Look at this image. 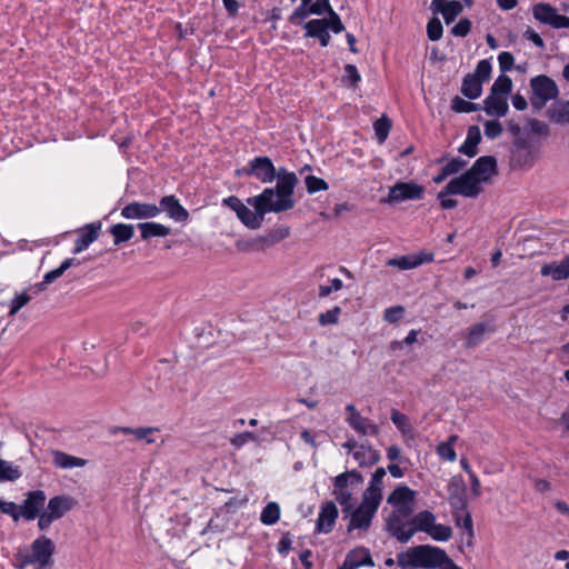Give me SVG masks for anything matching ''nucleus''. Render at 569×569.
<instances>
[{
	"label": "nucleus",
	"mask_w": 569,
	"mask_h": 569,
	"mask_svg": "<svg viewBox=\"0 0 569 569\" xmlns=\"http://www.w3.org/2000/svg\"><path fill=\"white\" fill-rule=\"evenodd\" d=\"M291 183L282 178L278 187H268L258 196L248 198L247 202L254 208L250 210L246 204L238 210V219L250 229L260 228L267 213H280L291 210L296 200H290Z\"/></svg>",
	"instance_id": "nucleus-1"
},
{
	"label": "nucleus",
	"mask_w": 569,
	"mask_h": 569,
	"mask_svg": "<svg viewBox=\"0 0 569 569\" xmlns=\"http://www.w3.org/2000/svg\"><path fill=\"white\" fill-rule=\"evenodd\" d=\"M237 174L254 177L262 183H271L274 179H277L274 187H278L279 181L284 178L292 184L290 191V200H295V188L299 182L297 174L292 171H288L284 167L276 169L272 160L267 156H259L249 160L243 168L237 170Z\"/></svg>",
	"instance_id": "nucleus-2"
},
{
	"label": "nucleus",
	"mask_w": 569,
	"mask_h": 569,
	"mask_svg": "<svg viewBox=\"0 0 569 569\" xmlns=\"http://www.w3.org/2000/svg\"><path fill=\"white\" fill-rule=\"evenodd\" d=\"M446 551L430 545H419L400 552L397 562L412 565V568H440L448 560Z\"/></svg>",
	"instance_id": "nucleus-3"
},
{
	"label": "nucleus",
	"mask_w": 569,
	"mask_h": 569,
	"mask_svg": "<svg viewBox=\"0 0 569 569\" xmlns=\"http://www.w3.org/2000/svg\"><path fill=\"white\" fill-rule=\"evenodd\" d=\"M54 552V543L46 536H40L31 543L30 553H18L21 563L18 569H24L27 566H34V569H47L51 563Z\"/></svg>",
	"instance_id": "nucleus-4"
},
{
	"label": "nucleus",
	"mask_w": 569,
	"mask_h": 569,
	"mask_svg": "<svg viewBox=\"0 0 569 569\" xmlns=\"http://www.w3.org/2000/svg\"><path fill=\"white\" fill-rule=\"evenodd\" d=\"M362 481V475L356 469L342 472L333 478L332 495L342 507L343 512H350L352 509V492L348 489V486H359Z\"/></svg>",
	"instance_id": "nucleus-5"
},
{
	"label": "nucleus",
	"mask_w": 569,
	"mask_h": 569,
	"mask_svg": "<svg viewBox=\"0 0 569 569\" xmlns=\"http://www.w3.org/2000/svg\"><path fill=\"white\" fill-rule=\"evenodd\" d=\"M482 192L480 180L475 178L468 170L451 179L448 184L438 193V198L447 197L449 194H459L466 198H476Z\"/></svg>",
	"instance_id": "nucleus-6"
},
{
	"label": "nucleus",
	"mask_w": 569,
	"mask_h": 569,
	"mask_svg": "<svg viewBox=\"0 0 569 569\" xmlns=\"http://www.w3.org/2000/svg\"><path fill=\"white\" fill-rule=\"evenodd\" d=\"M532 97L531 104L536 108H542L546 103L558 97L559 90L557 83L545 74H539L530 80Z\"/></svg>",
	"instance_id": "nucleus-7"
},
{
	"label": "nucleus",
	"mask_w": 569,
	"mask_h": 569,
	"mask_svg": "<svg viewBox=\"0 0 569 569\" xmlns=\"http://www.w3.org/2000/svg\"><path fill=\"white\" fill-rule=\"evenodd\" d=\"M379 503L373 500L370 501L368 499L362 498V501L358 508L355 510L351 509L350 513V521L348 525V531L352 530H361L367 531L371 525L372 518L375 517Z\"/></svg>",
	"instance_id": "nucleus-8"
},
{
	"label": "nucleus",
	"mask_w": 569,
	"mask_h": 569,
	"mask_svg": "<svg viewBox=\"0 0 569 569\" xmlns=\"http://www.w3.org/2000/svg\"><path fill=\"white\" fill-rule=\"evenodd\" d=\"M425 193V188L416 182H397L389 188L386 202L399 203L406 200H420Z\"/></svg>",
	"instance_id": "nucleus-9"
},
{
	"label": "nucleus",
	"mask_w": 569,
	"mask_h": 569,
	"mask_svg": "<svg viewBox=\"0 0 569 569\" xmlns=\"http://www.w3.org/2000/svg\"><path fill=\"white\" fill-rule=\"evenodd\" d=\"M532 14L536 20L552 28H569V18L557 13L556 8L549 3H537L532 7Z\"/></svg>",
	"instance_id": "nucleus-10"
},
{
	"label": "nucleus",
	"mask_w": 569,
	"mask_h": 569,
	"mask_svg": "<svg viewBox=\"0 0 569 569\" xmlns=\"http://www.w3.org/2000/svg\"><path fill=\"white\" fill-rule=\"evenodd\" d=\"M346 411L348 413L346 421L357 433L361 436H377L379 433L378 425L362 417L352 403L346 406Z\"/></svg>",
	"instance_id": "nucleus-11"
},
{
	"label": "nucleus",
	"mask_w": 569,
	"mask_h": 569,
	"mask_svg": "<svg viewBox=\"0 0 569 569\" xmlns=\"http://www.w3.org/2000/svg\"><path fill=\"white\" fill-rule=\"evenodd\" d=\"M47 496L43 490L29 491L26 499L19 506L21 517L30 521L36 519L46 503Z\"/></svg>",
	"instance_id": "nucleus-12"
},
{
	"label": "nucleus",
	"mask_w": 569,
	"mask_h": 569,
	"mask_svg": "<svg viewBox=\"0 0 569 569\" xmlns=\"http://www.w3.org/2000/svg\"><path fill=\"white\" fill-rule=\"evenodd\" d=\"M161 209L154 203L132 201L121 209L124 219H150L159 216Z\"/></svg>",
	"instance_id": "nucleus-13"
},
{
	"label": "nucleus",
	"mask_w": 569,
	"mask_h": 569,
	"mask_svg": "<svg viewBox=\"0 0 569 569\" xmlns=\"http://www.w3.org/2000/svg\"><path fill=\"white\" fill-rule=\"evenodd\" d=\"M386 530L401 543H407L412 538L411 519L407 520L393 513L386 519Z\"/></svg>",
	"instance_id": "nucleus-14"
},
{
	"label": "nucleus",
	"mask_w": 569,
	"mask_h": 569,
	"mask_svg": "<svg viewBox=\"0 0 569 569\" xmlns=\"http://www.w3.org/2000/svg\"><path fill=\"white\" fill-rule=\"evenodd\" d=\"M339 516L338 508L333 501L325 502L319 511L316 521V532L329 533L332 531L336 520Z\"/></svg>",
	"instance_id": "nucleus-15"
},
{
	"label": "nucleus",
	"mask_w": 569,
	"mask_h": 569,
	"mask_svg": "<svg viewBox=\"0 0 569 569\" xmlns=\"http://www.w3.org/2000/svg\"><path fill=\"white\" fill-rule=\"evenodd\" d=\"M468 171L480 180V184L488 182L497 173V160L492 156L478 158Z\"/></svg>",
	"instance_id": "nucleus-16"
},
{
	"label": "nucleus",
	"mask_w": 569,
	"mask_h": 569,
	"mask_svg": "<svg viewBox=\"0 0 569 569\" xmlns=\"http://www.w3.org/2000/svg\"><path fill=\"white\" fill-rule=\"evenodd\" d=\"M431 9L440 12L447 24H450L462 12L463 6L458 0H432Z\"/></svg>",
	"instance_id": "nucleus-17"
},
{
	"label": "nucleus",
	"mask_w": 569,
	"mask_h": 569,
	"mask_svg": "<svg viewBox=\"0 0 569 569\" xmlns=\"http://www.w3.org/2000/svg\"><path fill=\"white\" fill-rule=\"evenodd\" d=\"M158 207L161 209V211H166L168 216L174 221L184 222L189 218V212L172 194L162 197L160 200V206Z\"/></svg>",
	"instance_id": "nucleus-18"
},
{
	"label": "nucleus",
	"mask_w": 569,
	"mask_h": 569,
	"mask_svg": "<svg viewBox=\"0 0 569 569\" xmlns=\"http://www.w3.org/2000/svg\"><path fill=\"white\" fill-rule=\"evenodd\" d=\"M76 505V500L70 496H54L47 505L46 511L54 519L62 518Z\"/></svg>",
	"instance_id": "nucleus-19"
},
{
	"label": "nucleus",
	"mask_w": 569,
	"mask_h": 569,
	"mask_svg": "<svg viewBox=\"0 0 569 569\" xmlns=\"http://www.w3.org/2000/svg\"><path fill=\"white\" fill-rule=\"evenodd\" d=\"M346 566L351 569H358L360 567H373L375 562L370 555V551L366 547H357L351 549L343 560Z\"/></svg>",
	"instance_id": "nucleus-20"
},
{
	"label": "nucleus",
	"mask_w": 569,
	"mask_h": 569,
	"mask_svg": "<svg viewBox=\"0 0 569 569\" xmlns=\"http://www.w3.org/2000/svg\"><path fill=\"white\" fill-rule=\"evenodd\" d=\"M306 36L319 40L322 47L330 42V34L327 28V19H312L305 24Z\"/></svg>",
	"instance_id": "nucleus-21"
},
{
	"label": "nucleus",
	"mask_w": 569,
	"mask_h": 569,
	"mask_svg": "<svg viewBox=\"0 0 569 569\" xmlns=\"http://www.w3.org/2000/svg\"><path fill=\"white\" fill-rule=\"evenodd\" d=\"M73 264H76V259L67 258L66 260L62 261V263L60 264L59 268L47 272L43 276V280L41 282H38L34 286H32L29 289V291H31L34 295H37L40 291H43L48 284L52 283L58 278H60L64 273V271L68 270Z\"/></svg>",
	"instance_id": "nucleus-22"
},
{
	"label": "nucleus",
	"mask_w": 569,
	"mask_h": 569,
	"mask_svg": "<svg viewBox=\"0 0 569 569\" xmlns=\"http://www.w3.org/2000/svg\"><path fill=\"white\" fill-rule=\"evenodd\" d=\"M541 276L551 277L552 280L559 281L569 278V254L560 262H551L543 264L540 270Z\"/></svg>",
	"instance_id": "nucleus-23"
},
{
	"label": "nucleus",
	"mask_w": 569,
	"mask_h": 569,
	"mask_svg": "<svg viewBox=\"0 0 569 569\" xmlns=\"http://www.w3.org/2000/svg\"><path fill=\"white\" fill-rule=\"evenodd\" d=\"M495 331V326L491 322L482 321L472 325L469 328L466 348L471 349L477 347L479 343L483 341L486 333H491Z\"/></svg>",
	"instance_id": "nucleus-24"
},
{
	"label": "nucleus",
	"mask_w": 569,
	"mask_h": 569,
	"mask_svg": "<svg viewBox=\"0 0 569 569\" xmlns=\"http://www.w3.org/2000/svg\"><path fill=\"white\" fill-rule=\"evenodd\" d=\"M385 476L386 470L382 467L376 469V471L372 473L370 485L363 492L362 498L368 499L370 501L376 500L380 505L382 499L381 491Z\"/></svg>",
	"instance_id": "nucleus-25"
},
{
	"label": "nucleus",
	"mask_w": 569,
	"mask_h": 569,
	"mask_svg": "<svg viewBox=\"0 0 569 569\" xmlns=\"http://www.w3.org/2000/svg\"><path fill=\"white\" fill-rule=\"evenodd\" d=\"M101 224L90 223L87 224L80 232L76 240L73 253H80L86 250L99 236V229Z\"/></svg>",
	"instance_id": "nucleus-26"
},
{
	"label": "nucleus",
	"mask_w": 569,
	"mask_h": 569,
	"mask_svg": "<svg viewBox=\"0 0 569 569\" xmlns=\"http://www.w3.org/2000/svg\"><path fill=\"white\" fill-rule=\"evenodd\" d=\"M435 522H436V516L431 511L423 510V511L418 512L417 515H415L411 518L412 537L418 531H421V532H425L428 535L431 531V528Z\"/></svg>",
	"instance_id": "nucleus-27"
},
{
	"label": "nucleus",
	"mask_w": 569,
	"mask_h": 569,
	"mask_svg": "<svg viewBox=\"0 0 569 569\" xmlns=\"http://www.w3.org/2000/svg\"><path fill=\"white\" fill-rule=\"evenodd\" d=\"M481 140V132L478 126H471L468 129L467 138L460 146L459 152L468 156L469 158L475 157L478 153L477 146Z\"/></svg>",
	"instance_id": "nucleus-28"
},
{
	"label": "nucleus",
	"mask_w": 569,
	"mask_h": 569,
	"mask_svg": "<svg viewBox=\"0 0 569 569\" xmlns=\"http://www.w3.org/2000/svg\"><path fill=\"white\" fill-rule=\"evenodd\" d=\"M360 467H370L380 460V453L370 446L359 445L352 453Z\"/></svg>",
	"instance_id": "nucleus-29"
},
{
	"label": "nucleus",
	"mask_w": 569,
	"mask_h": 569,
	"mask_svg": "<svg viewBox=\"0 0 569 569\" xmlns=\"http://www.w3.org/2000/svg\"><path fill=\"white\" fill-rule=\"evenodd\" d=\"M483 104L488 116L503 117L508 111V103L505 97L490 93L483 100Z\"/></svg>",
	"instance_id": "nucleus-30"
},
{
	"label": "nucleus",
	"mask_w": 569,
	"mask_h": 569,
	"mask_svg": "<svg viewBox=\"0 0 569 569\" xmlns=\"http://www.w3.org/2000/svg\"><path fill=\"white\" fill-rule=\"evenodd\" d=\"M461 93L470 100L479 98L482 93L481 79L471 73L465 76L461 84Z\"/></svg>",
	"instance_id": "nucleus-31"
},
{
	"label": "nucleus",
	"mask_w": 569,
	"mask_h": 569,
	"mask_svg": "<svg viewBox=\"0 0 569 569\" xmlns=\"http://www.w3.org/2000/svg\"><path fill=\"white\" fill-rule=\"evenodd\" d=\"M52 457L54 466L61 469H72L84 467L87 465L86 459L78 458L59 450L52 451Z\"/></svg>",
	"instance_id": "nucleus-32"
},
{
	"label": "nucleus",
	"mask_w": 569,
	"mask_h": 569,
	"mask_svg": "<svg viewBox=\"0 0 569 569\" xmlns=\"http://www.w3.org/2000/svg\"><path fill=\"white\" fill-rule=\"evenodd\" d=\"M138 228L141 231L142 240H149L154 237H167L170 234L171 229L158 222H140Z\"/></svg>",
	"instance_id": "nucleus-33"
},
{
	"label": "nucleus",
	"mask_w": 569,
	"mask_h": 569,
	"mask_svg": "<svg viewBox=\"0 0 569 569\" xmlns=\"http://www.w3.org/2000/svg\"><path fill=\"white\" fill-rule=\"evenodd\" d=\"M415 491L407 486H398L387 498L391 506L413 503Z\"/></svg>",
	"instance_id": "nucleus-34"
},
{
	"label": "nucleus",
	"mask_w": 569,
	"mask_h": 569,
	"mask_svg": "<svg viewBox=\"0 0 569 569\" xmlns=\"http://www.w3.org/2000/svg\"><path fill=\"white\" fill-rule=\"evenodd\" d=\"M110 233L113 236L116 246L129 241L134 234V227L132 224L117 223L110 228Z\"/></svg>",
	"instance_id": "nucleus-35"
},
{
	"label": "nucleus",
	"mask_w": 569,
	"mask_h": 569,
	"mask_svg": "<svg viewBox=\"0 0 569 569\" xmlns=\"http://www.w3.org/2000/svg\"><path fill=\"white\" fill-rule=\"evenodd\" d=\"M457 440H458V436L452 435L448 438L447 441L440 442L437 446V453L439 455V457L447 461H450V462L456 461L457 453L453 449V446L457 442Z\"/></svg>",
	"instance_id": "nucleus-36"
},
{
	"label": "nucleus",
	"mask_w": 569,
	"mask_h": 569,
	"mask_svg": "<svg viewBox=\"0 0 569 569\" xmlns=\"http://www.w3.org/2000/svg\"><path fill=\"white\" fill-rule=\"evenodd\" d=\"M550 119L557 123H568L569 122V101L566 102H556L551 106L550 110Z\"/></svg>",
	"instance_id": "nucleus-37"
},
{
	"label": "nucleus",
	"mask_w": 569,
	"mask_h": 569,
	"mask_svg": "<svg viewBox=\"0 0 569 569\" xmlns=\"http://www.w3.org/2000/svg\"><path fill=\"white\" fill-rule=\"evenodd\" d=\"M280 518V507L277 502H269L261 511L260 521L266 526H272Z\"/></svg>",
	"instance_id": "nucleus-38"
},
{
	"label": "nucleus",
	"mask_w": 569,
	"mask_h": 569,
	"mask_svg": "<svg viewBox=\"0 0 569 569\" xmlns=\"http://www.w3.org/2000/svg\"><path fill=\"white\" fill-rule=\"evenodd\" d=\"M21 477V471L18 466L12 462L6 461L0 458V482L14 481Z\"/></svg>",
	"instance_id": "nucleus-39"
},
{
	"label": "nucleus",
	"mask_w": 569,
	"mask_h": 569,
	"mask_svg": "<svg viewBox=\"0 0 569 569\" xmlns=\"http://www.w3.org/2000/svg\"><path fill=\"white\" fill-rule=\"evenodd\" d=\"M512 90V80L505 74L499 76L491 87L492 94L505 97Z\"/></svg>",
	"instance_id": "nucleus-40"
},
{
	"label": "nucleus",
	"mask_w": 569,
	"mask_h": 569,
	"mask_svg": "<svg viewBox=\"0 0 569 569\" xmlns=\"http://www.w3.org/2000/svg\"><path fill=\"white\" fill-rule=\"evenodd\" d=\"M451 109L457 113H470L480 110L481 106L456 96L451 100Z\"/></svg>",
	"instance_id": "nucleus-41"
},
{
	"label": "nucleus",
	"mask_w": 569,
	"mask_h": 569,
	"mask_svg": "<svg viewBox=\"0 0 569 569\" xmlns=\"http://www.w3.org/2000/svg\"><path fill=\"white\" fill-rule=\"evenodd\" d=\"M387 264L390 267H397L400 270H409L419 267L420 261H416V257L413 254H409L389 259Z\"/></svg>",
	"instance_id": "nucleus-42"
},
{
	"label": "nucleus",
	"mask_w": 569,
	"mask_h": 569,
	"mask_svg": "<svg viewBox=\"0 0 569 569\" xmlns=\"http://www.w3.org/2000/svg\"><path fill=\"white\" fill-rule=\"evenodd\" d=\"M306 189L309 194H313L318 191H326L329 189V184L322 178L316 176H307L305 178Z\"/></svg>",
	"instance_id": "nucleus-43"
},
{
	"label": "nucleus",
	"mask_w": 569,
	"mask_h": 569,
	"mask_svg": "<svg viewBox=\"0 0 569 569\" xmlns=\"http://www.w3.org/2000/svg\"><path fill=\"white\" fill-rule=\"evenodd\" d=\"M428 536L436 541H448L452 536V530L449 526L435 522Z\"/></svg>",
	"instance_id": "nucleus-44"
},
{
	"label": "nucleus",
	"mask_w": 569,
	"mask_h": 569,
	"mask_svg": "<svg viewBox=\"0 0 569 569\" xmlns=\"http://www.w3.org/2000/svg\"><path fill=\"white\" fill-rule=\"evenodd\" d=\"M373 128L378 141L381 143L387 139L389 134V131L391 129V121L386 116H382L373 123Z\"/></svg>",
	"instance_id": "nucleus-45"
},
{
	"label": "nucleus",
	"mask_w": 569,
	"mask_h": 569,
	"mask_svg": "<svg viewBox=\"0 0 569 569\" xmlns=\"http://www.w3.org/2000/svg\"><path fill=\"white\" fill-rule=\"evenodd\" d=\"M343 70L345 73L342 77V82L352 88L357 87L358 82L361 80V76L357 67L355 64L348 63L345 66Z\"/></svg>",
	"instance_id": "nucleus-46"
},
{
	"label": "nucleus",
	"mask_w": 569,
	"mask_h": 569,
	"mask_svg": "<svg viewBox=\"0 0 569 569\" xmlns=\"http://www.w3.org/2000/svg\"><path fill=\"white\" fill-rule=\"evenodd\" d=\"M340 313L341 308L338 306L327 310L326 312H321L318 317L319 325L322 327L336 325L339 321Z\"/></svg>",
	"instance_id": "nucleus-47"
},
{
	"label": "nucleus",
	"mask_w": 569,
	"mask_h": 569,
	"mask_svg": "<svg viewBox=\"0 0 569 569\" xmlns=\"http://www.w3.org/2000/svg\"><path fill=\"white\" fill-rule=\"evenodd\" d=\"M156 432H159L157 427H139L134 428L133 437L137 440L146 441L147 443H153L156 441L153 438Z\"/></svg>",
	"instance_id": "nucleus-48"
},
{
	"label": "nucleus",
	"mask_w": 569,
	"mask_h": 569,
	"mask_svg": "<svg viewBox=\"0 0 569 569\" xmlns=\"http://www.w3.org/2000/svg\"><path fill=\"white\" fill-rule=\"evenodd\" d=\"M443 33V28L438 18H432L427 23V34L429 40L438 41Z\"/></svg>",
	"instance_id": "nucleus-49"
},
{
	"label": "nucleus",
	"mask_w": 569,
	"mask_h": 569,
	"mask_svg": "<svg viewBox=\"0 0 569 569\" xmlns=\"http://www.w3.org/2000/svg\"><path fill=\"white\" fill-rule=\"evenodd\" d=\"M257 439L258 438H257L256 433H253L251 431H244V432H240V433L234 435L230 439V443L236 449H240L241 447H243L248 442L257 441Z\"/></svg>",
	"instance_id": "nucleus-50"
},
{
	"label": "nucleus",
	"mask_w": 569,
	"mask_h": 569,
	"mask_svg": "<svg viewBox=\"0 0 569 569\" xmlns=\"http://www.w3.org/2000/svg\"><path fill=\"white\" fill-rule=\"evenodd\" d=\"M492 66L491 62L487 59L480 60L476 67L473 76H478L481 79V82L489 80L491 74Z\"/></svg>",
	"instance_id": "nucleus-51"
},
{
	"label": "nucleus",
	"mask_w": 569,
	"mask_h": 569,
	"mask_svg": "<svg viewBox=\"0 0 569 569\" xmlns=\"http://www.w3.org/2000/svg\"><path fill=\"white\" fill-rule=\"evenodd\" d=\"M31 300V295H29L28 292H22L18 296H16L12 300H11V305H10V311H9V315L10 316H13L16 315L22 307H24L29 301Z\"/></svg>",
	"instance_id": "nucleus-52"
},
{
	"label": "nucleus",
	"mask_w": 569,
	"mask_h": 569,
	"mask_svg": "<svg viewBox=\"0 0 569 569\" xmlns=\"http://www.w3.org/2000/svg\"><path fill=\"white\" fill-rule=\"evenodd\" d=\"M405 315L402 306H393L385 310L383 319L389 323L398 322Z\"/></svg>",
	"instance_id": "nucleus-53"
},
{
	"label": "nucleus",
	"mask_w": 569,
	"mask_h": 569,
	"mask_svg": "<svg viewBox=\"0 0 569 569\" xmlns=\"http://www.w3.org/2000/svg\"><path fill=\"white\" fill-rule=\"evenodd\" d=\"M309 4H301L297 7L289 17V21L292 24L301 23L311 12H309Z\"/></svg>",
	"instance_id": "nucleus-54"
},
{
	"label": "nucleus",
	"mask_w": 569,
	"mask_h": 569,
	"mask_svg": "<svg viewBox=\"0 0 569 569\" xmlns=\"http://www.w3.org/2000/svg\"><path fill=\"white\" fill-rule=\"evenodd\" d=\"M331 11H333V9L329 0H316L309 4V12H311V14L321 16L323 13H330Z\"/></svg>",
	"instance_id": "nucleus-55"
},
{
	"label": "nucleus",
	"mask_w": 569,
	"mask_h": 569,
	"mask_svg": "<svg viewBox=\"0 0 569 569\" xmlns=\"http://www.w3.org/2000/svg\"><path fill=\"white\" fill-rule=\"evenodd\" d=\"M467 164V161L461 159L460 157L453 158L449 160L442 169L445 170V174H453L462 170Z\"/></svg>",
	"instance_id": "nucleus-56"
},
{
	"label": "nucleus",
	"mask_w": 569,
	"mask_h": 569,
	"mask_svg": "<svg viewBox=\"0 0 569 569\" xmlns=\"http://www.w3.org/2000/svg\"><path fill=\"white\" fill-rule=\"evenodd\" d=\"M471 30V21L468 18H462L459 20L457 24H455L451 29V33L455 37L463 38L466 37Z\"/></svg>",
	"instance_id": "nucleus-57"
},
{
	"label": "nucleus",
	"mask_w": 569,
	"mask_h": 569,
	"mask_svg": "<svg viewBox=\"0 0 569 569\" xmlns=\"http://www.w3.org/2000/svg\"><path fill=\"white\" fill-rule=\"evenodd\" d=\"M502 133V126L498 120H490L485 123V134L489 139H496Z\"/></svg>",
	"instance_id": "nucleus-58"
},
{
	"label": "nucleus",
	"mask_w": 569,
	"mask_h": 569,
	"mask_svg": "<svg viewBox=\"0 0 569 569\" xmlns=\"http://www.w3.org/2000/svg\"><path fill=\"white\" fill-rule=\"evenodd\" d=\"M342 287H343L342 280H340L339 278H333L330 280V286H320L319 287L318 296L320 298L328 297L331 292L342 289Z\"/></svg>",
	"instance_id": "nucleus-59"
},
{
	"label": "nucleus",
	"mask_w": 569,
	"mask_h": 569,
	"mask_svg": "<svg viewBox=\"0 0 569 569\" xmlns=\"http://www.w3.org/2000/svg\"><path fill=\"white\" fill-rule=\"evenodd\" d=\"M329 14V19H327V28L328 30H332L333 33H340L345 30V27L340 20V17L333 10Z\"/></svg>",
	"instance_id": "nucleus-60"
},
{
	"label": "nucleus",
	"mask_w": 569,
	"mask_h": 569,
	"mask_svg": "<svg viewBox=\"0 0 569 569\" xmlns=\"http://www.w3.org/2000/svg\"><path fill=\"white\" fill-rule=\"evenodd\" d=\"M499 68L501 72L511 70L515 59L513 56L508 51H502L498 56Z\"/></svg>",
	"instance_id": "nucleus-61"
},
{
	"label": "nucleus",
	"mask_w": 569,
	"mask_h": 569,
	"mask_svg": "<svg viewBox=\"0 0 569 569\" xmlns=\"http://www.w3.org/2000/svg\"><path fill=\"white\" fill-rule=\"evenodd\" d=\"M0 510L3 513L10 516L14 521H18L19 518L21 517V511L19 510V506L11 501L10 502L2 501Z\"/></svg>",
	"instance_id": "nucleus-62"
},
{
	"label": "nucleus",
	"mask_w": 569,
	"mask_h": 569,
	"mask_svg": "<svg viewBox=\"0 0 569 569\" xmlns=\"http://www.w3.org/2000/svg\"><path fill=\"white\" fill-rule=\"evenodd\" d=\"M390 418L399 430L405 431L406 427L408 426V418L406 415L400 413L398 410L393 409L391 411Z\"/></svg>",
	"instance_id": "nucleus-63"
},
{
	"label": "nucleus",
	"mask_w": 569,
	"mask_h": 569,
	"mask_svg": "<svg viewBox=\"0 0 569 569\" xmlns=\"http://www.w3.org/2000/svg\"><path fill=\"white\" fill-rule=\"evenodd\" d=\"M393 510L391 513L400 517L401 519L405 518V519H409V517L412 515L413 512V503H410V505H397V506H393Z\"/></svg>",
	"instance_id": "nucleus-64"
}]
</instances>
